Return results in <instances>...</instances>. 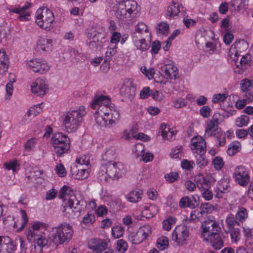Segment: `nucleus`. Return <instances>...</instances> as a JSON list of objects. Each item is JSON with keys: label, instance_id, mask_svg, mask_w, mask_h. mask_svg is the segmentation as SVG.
<instances>
[{"label": "nucleus", "instance_id": "25", "mask_svg": "<svg viewBox=\"0 0 253 253\" xmlns=\"http://www.w3.org/2000/svg\"><path fill=\"white\" fill-rule=\"evenodd\" d=\"M132 34H135L137 36L146 37H150L151 36V33L148 26L143 22H140L137 23L135 26V31Z\"/></svg>", "mask_w": 253, "mask_h": 253}, {"label": "nucleus", "instance_id": "6", "mask_svg": "<svg viewBox=\"0 0 253 253\" xmlns=\"http://www.w3.org/2000/svg\"><path fill=\"white\" fill-rule=\"evenodd\" d=\"M54 229L55 233L51 234L50 240L56 246L70 240L73 236V228L67 223H63L55 227Z\"/></svg>", "mask_w": 253, "mask_h": 253}, {"label": "nucleus", "instance_id": "35", "mask_svg": "<svg viewBox=\"0 0 253 253\" xmlns=\"http://www.w3.org/2000/svg\"><path fill=\"white\" fill-rule=\"evenodd\" d=\"M205 241L210 243L211 245L216 250L220 249L223 245L222 240L218 233L214 234L212 238H210L209 240Z\"/></svg>", "mask_w": 253, "mask_h": 253}, {"label": "nucleus", "instance_id": "8", "mask_svg": "<svg viewBox=\"0 0 253 253\" xmlns=\"http://www.w3.org/2000/svg\"><path fill=\"white\" fill-rule=\"evenodd\" d=\"M151 234V227L149 225H144L141 226L136 232L130 233L128 239L132 244H138L146 240Z\"/></svg>", "mask_w": 253, "mask_h": 253}, {"label": "nucleus", "instance_id": "19", "mask_svg": "<svg viewBox=\"0 0 253 253\" xmlns=\"http://www.w3.org/2000/svg\"><path fill=\"white\" fill-rule=\"evenodd\" d=\"M16 250V245L8 236H0V253H12Z\"/></svg>", "mask_w": 253, "mask_h": 253}, {"label": "nucleus", "instance_id": "7", "mask_svg": "<svg viewBox=\"0 0 253 253\" xmlns=\"http://www.w3.org/2000/svg\"><path fill=\"white\" fill-rule=\"evenodd\" d=\"M36 23L41 28L47 31H50L54 27L55 21L53 12L47 7L39 8L36 13Z\"/></svg>", "mask_w": 253, "mask_h": 253}, {"label": "nucleus", "instance_id": "23", "mask_svg": "<svg viewBox=\"0 0 253 253\" xmlns=\"http://www.w3.org/2000/svg\"><path fill=\"white\" fill-rule=\"evenodd\" d=\"M132 42L136 49L141 51H145L148 49L150 46L149 42L146 41V37L137 36L135 34H132Z\"/></svg>", "mask_w": 253, "mask_h": 253}, {"label": "nucleus", "instance_id": "31", "mask_svg": "<svg viewBox=\"0 0 253 253\" xmlns=\"http://www.w3.org/2000/svg\"><path fill=\"white\" fill-rule=\"evenodd\" d=\"M51 141L52 146L59 144V143L70 141L68 137L62 132L54 133L52 137Z\"/></svg>", "mask_w": 253, "mask_h": 253}, {"label": "nucleus", "instance_id": "32", "mask_svg": "<svg viewBox=\"0 0 253 253\" xmlns=\"http://www.w3.org/2000/svg\"><path fill=\"white\" fill-rule=\"evenodd\" d=\"M143 194L142 191L138 189L130 191L126 196L127 200L131 203H136L141 200Z\"/></svg>", "mask_w": 253, "mask_h": 253}, {"label": "nucleus", "instance_id": "52", "mask_svg": "<svg viewBox=\"0 0 253 253\" xmlns=\"http://www.w3.org/2000/svg\"><path fill=\"white\" fill-rule=\"evenodd\" d=\"M226 135L224 132L217 131L216 134V143L218 146H224L226 143Z\"/></svg>", "mask_w": 253, "mask_h": 253}, {"label": "nucleus", "instance_id": "43", "mask_svg": "<svg viewBox=\"0 0 253 253\" xmlns=\"http://www.w3.org/2000/svg\"><path fill=\"white\" fill-rule=\"evenodd\" d=\"M102 36L103 35L101 33H100L93 28L88 29L86 33L88 41L99 39V38H104Z\"/></svg>", "mask_w": 253, "mask_h": 253}, {"label": "nucleus", "instance_id": "2", "mask_svg": "<svg viewBox=\"0 0 253 253\" xmlns=\"http://www.w3.org/2000/svg\"><path fill=\"white\" fill-rule=\"evenodd\" d=\"M60 198L63 200L61 208L63 215L68 218H72L80 215L81 208L79 207L80 201L78 200L70 188L63 186L61 189Z\"/></svg>", "mask_w": 253, "mask_h": 253}, {"label": "nucleus", "instance_id": "27", "mask_svg": "<svg viewBox=\"0 0 253 253\" xmlns=\"http://www.w3.org/2000/svg\"><path fill=\"white\" fill-rule=\"evenodd\" d=\"M183 8L181 4L173 1L167 8L166 16L169 18H171L177 15Z\"/></svg>", "mask_w": 253, "mask_h": 253}, {"label": "nucleus", "instance_id": "21", "mask_svg": "<svg viewBox=\"0 0 253 253\" xmlns=\"http://www.w3.org/2000/svg\"><path fill=\"white\" fill-rule=\"evenodd\" d=\"M37 47L41 52H50L53 49L52 40L46 37H41L37 41Z\"/></svg>", "mask_w": 253, "mask_h": 253}, {"label": "nucleus", "instance_id": "22", "mask_svg": "<svg viewBox=\"0 0 253 253\" xmlns=\"http://www.w3.org/2000/svg\"><path fill=\"white\" fill-rule=\"evenodd\" d=\"M121 94L124 97L131 100L135 95V88L129 80L125 82L120 89Z\"/></svg>", "mask_w": 253, "mask_h": 253}, {"label": "nucleus", "instance_id": "51", "mask_svg": "<svg viewBox=\"0 0 253 253\" xmlns=\"http://www.w3.org/2000/svg\"><path fill=\"white\" fill-rule=\"evenodd\" d=\"M225 222L228 225L229 230L234 229V227L237 224L239 225V222L236 221L234 218V215L229 214L226 217Z\"/></svg>", "mask_w": 253, "mask_h": 253}, {"label": "nucleus", "instance_id": "53", "mask_svg": "<svg viewBox=\"0 0 253 253\" xmlns=\"http://www.w3.org/2000/svg\"><path fill=\"white\" fill-rule=\"evenodd\" d=\"M116 155L115 148L110 147L105 149L103 154V158L107 160L113 159Z\"/></svg>", "mask_w": 253, "mask_h": 253}, {"label": "nucleus", "instance_id": "49", "mask_svg": "<svg viewBox=\"0 0 253 253\" xmlns=\"http://www.w3.org/2000/svg\"><path fill=\"white\" fill-rule=\"evenodd\" d=\"M249 122V118L247 116L241 115L236 119L235 124L238 127H243L247 126Z\"/></svg>", "mask_w": 253, "mask_h": 253}, {"label": "nucleus", "instance_id": "9", "mask_svg": "<svg viewBox=\"0 0 253 253\" xmlns=\"http://www.w3.org/2000/svg\"><path fill=\"white\" fill-rule=\"evenodd\" d=\"M46 224L40 221H34L29 224L26 235L29 242H34L46 229Z\"/></svg>", "mask_w": 253, "mask_h": 253}, {"label": "nucleus", "instance_id": "29", "mask_svg": "<svg viewBox=\"0 0 253 253\" xmlns=\"http://www.w3.org/2000/svg\"><path fill=\"white\" fill-rule=\"evenodd\" d=\"M77 169H72V176L76 179L81 180L86 178L89 175L88 170L87 168L84 167H77Z\"/></svg>", "mask_w": 253, "mask_h": 253}, {"label": "nucleus", "instance_id": "47", "mask_svg": "<svg viewBox=\"0 0 253 253\" xmlns=\"http://www.w3.org/2000/svg\"><path fill=\"white\" fill-rule=\"evenodd\" d=\"M124 228L123 226L116 225L112 228V235L115 239L121 237L124 233Z\"/></svg>", "mask_w": 253, "mask_h": 253}, {"label": "nucleus", "instance_id": "61", "mask_svg": "<svg viewBox=\"0 0 253 253\" xmlns=\"http://www.w3.org/2000/svg\"><path fill=\"white\" fill-rule=\"evenodd\" d=\"M151 96L157 101H162L165 98V96L162 92L157 90H151Z\"/></svg>", "mask_w": 253, "mask_h": 253}, {"label": "nucleus", "instance_id": "3", "mask_svg": "<svg viewBox=\"0 0 253 253\" xmlns=\"http://www.w3.org/2000/svg\"><path fill=\"white\" fill-rule=\"evenodd\" d=\"M99 172L100 180H118L124 176L127 172L126 166L121 162L109 161L102 165Z\"/></svg>", "mask_w": 253, "mask_h": 253}, {"label": "nucleus", "instance_id": "34", "mask_svg": "<svg viewBox=\"0 0 253 253\" xmlns=\"http://www.w3.org/2000/svg\"><path fill=\"white\" fill-rule=\"evenodd\" d=\"M195 182L196 186L201 191L205 189H207L210 187V182L208 181L201 174L198 175L195 177Z\"/></svg>", "mask_w": 253, "mask_h": 253}, {"label": "nucleus", "instance_id": "20", "mask_svg": "<svg viewBox=\"0 0 253 253\" xmlns=\"http://www.w3.org/2000/svg\"><path fill=\"white\" fill-rule=\"evenodd\" d=\"M246 42L244 41H240L235 42L231 46L228 52V60L232 65L234 61L238 59L239 55V50L237 49H241L242 46L246 47Z\"/></svg>", "mask_w": 253, "mask_h": 253}, {"label": "nucleus", "instance_id": "56", "mask_svg": "<svg viewBox=\"0 0 253 253\" xmlns=\"http://www.w3.org/2000/svg\"><path fill=\"white\" fill-rule=\"evenodd\" d=\"M22 222L20 226L16 230V232H20L22 231L25 227L28 221V217L25 211L22 210L20 211Z\"/></svg>", "mask_w": 253, "mask_h": 253}, {"label": "nucleus", "instance_id": "11", "mask_svg": "<svg viewBox=\"0 0 253 253\" xmlns=\"http://www.w3.org/2000/svg\"><path fill=\"white\" fill-rule=\"evenodd\" d=\"M189 229L183 225L177 226L172 232V239L178 246L183 245L189 236Z\"/></svg>", "mask_w": 253, "mask_h": 253}, {"label": "nucleus", "instance_id": "42", "mask_svg": "<svg viewBox=\"0 0 253 253\" xmlns=\"http://www.w3.org/2000/svg\"><path fill=\"white\" fill-rule=\"evenodd\" d=\"M34 242L40 248H43L48 245L49 241L46 238L44 232H43L41 235L39 236Z\"/></svg>", "mask_w": 253, "mask_h": 253}, {"label": "nucleus", "instance_id": "28", "mask_svg": "<svg viewBox=\"0 0 253 253\" xmlns=\"http://www.w3.org/2000/svg\"><path fill=\"white\" fill-rule=\"evenodd\" d=\"M54 152L57 157H61L63 154L66 153L70 148V141L59 143L52 146Z\"/></svg>", "mask_w": 253, "mask_h": 253}, {"label": "nucleus", "instance_id": "26", "mask_svg": "<svg viewBox=\"0 0 253 253\" xmlns=\"http://www.w3.org/2000/svg\"><path fill=\"white\" fill-rule=\"evenodd\" d=\"M8 58L5 51L0 49V75H4L8 68Z\"/></svg>", "mask_w": 253, "mask_h": 253}, {"label": "nucleus", "instance_id": "41", "mask_svg": "<svg viewBox=\"0 0 253 253\" xmlns=\"http://www.w3.org/2000/svg\"><path fill=\"white\" fill-rule=\"evenodd\" d=\"M229 180L227 178H223L218 182L217 189L221 193L226 192L229 187Z\"/></svg>", "mask_w": 253, "mask_h": 253}, {"label": "nucleus", "instance_id": "24", "mask_svg": "<svg viewBox=\"0 0 253 253\" xmlns=\"http://www.w3.org/2000/svg\"><path fill=\"white\" fill-rule=\"evenodd\" d=\"M251 57L249 54L244 55L240 61L238 59L232 63V67L234 70V72L236 73H240L242 72L244 68H246V65L249 64Z\"/></svg>", "mask_w": 253, "mask_h": 253}, {"label": "nucleus", "instance_id": "48", "mask_svg": "<svg viewBox=\"0 0 253 253\" xmlns=\"http://www.w3.org/2000/svg\"><path fill=\"white\" fill-rule=\"evenodd\" d=\"M169 246V239L166 236H162L157 241V246L161 250L166 249Z\"/></svg>", "mask_w": 253, "mask_h": 253}, {"label": "nucleus", "instance_id": "15", "mask_svg": "<svg viewBox=\"0 0 253 253\" xmlns=\"http://www.w3.org/2000/svg\"><path fill=\"white\" fill-rule=\"evenodd\" d=\"M167 80H175L178 78V70L171 60H167L161 67Z\"/></svg>", "mask_w": 253, "mask_h": 253}, {"label": "nucleus", "instance_id": "59", "mask_svg": "<svg viewBox=\"0 0 253 253\" xmlns=\"http://www.w3.org/2000/svg\"><path fill=\"white\" fill-rule=\"evenodd\" d=\"M199 156L197 158L196 164L197 166L201 168H204L206 167L208 164V160L204 155V154H197Z\"/></svg>", "mask_w": 253, "mask_h": 253}, {"label": "nucleus", "instance_id": "12", "mask_svg": "<svg viewBox=\"0 0 253 253\" xmlns=\"http://www.w3.org/2000/svg\"><path fill=\"white\" fill-rule=\"evenodd\" d=\"M233 177L236 182L242 186H247L250 181L249 171L245 167L242 166H238L235 169Z\"/></svg>", "mask_w": 253, "mask_h": 253}, {"label": "nucleus", "instance_id": "30", "mask_svg": "<svg viewBox=\"0 0 253 253\" xmlns=\"http://www.w3.org/2000/svg\"><path fill=\"white\" fill-rule=\"evenodd\" d=\"M160 130L163 138L167 140L172 139L173 136L175 135L176 132L175 130H171L169 126H167L165 124L161 125Z\"/></svg>", "mask_w": 253, "mask_h": 253}, {"label": "nucleus", "instance_id": "46", "mask_svg": "<svg viewBox=\"0 0 253 253\" xmlns=\"http://www.w3.org/2000/svg\"><path fill=\"white\" fill-rule=\"evenodd\" d=\"M179 206L181 208H184L189 207L191 209L195 208V205L193 203L188 197H184L182 198L179 201Z\"/></svg>", "mask_w": 253, "mask_h": 253}, {"label": "nucleus", "instance_id": "16", "mask_svg": "<svg viewBox=\"0 0 253 253\" xmlns=\"http://www.w3.org/2000/svg\"><path fill=\"white\" fill-rule=\"evenodd\" d=\"M31 6V3L27 2L22 7H14L10 6L7 7L9 12L18 14V18L21 21H25L29 20L30 13L27 10Z\"/></svg>", "mask_w": 253, "mask_h": 253}, {"label": "nucleus", "instance_id": "17", "mask_svg": "<svg viewBox=\"0 0 253 253\" xmlns=\"http://www.w3.org/2000/svg\"><path fill=\"white\" fill-rule=\"evenodd\" d=\"M191 149L194 153L204 154L206 149L204 139L199 135L193 137L191 140Z\"/></svg>", "mask_w": 253, "mask_h": 253}, {"label": "nucleus", "instance_id": "54", "mask_svg": "<svg viewBox=\"0 0 253 253\" xmlns=\"http://www.w3.org/2000/svg\"><path fill=\"white\" fill-rule=\"evenodd\" d=\"M95 221V217L93 213L87 212L83 218L82 222L85 225L92 224Z\"/></svg>", "mask_w": 253, "mask_h": 253}, {"label": "nucleus", "instance_id": "4", "mask_svg": "<svg viewBox=\"0 0 253 253\" xmlns=\"http://www.w3.org/2000/svg\"><path fill=\"white\" fill-rule=\"evenodd\" d=\"M112 8L116 18L123 23L129 20L136 10L137 3L133 0H115Z\"/></svg>", "mask_w": 253, "mask_h": 253}, {"label": "nucleus", "instance_id": "44", "mask_svg": "<svg viewBox=\"0 0 253 253\" xmlns=\"http://www.w3.org/2000/svg\"><path fill=\"white\" fill-rule=\"evenodd\" d=\"M217 129L218 125L211 120L207 122V126L205 129V135H211Z\"/></svg>", "mask_w": 253, "mask_h": 253}, {"label": "nucleus", "instance_id": "40", "mask_svg": "<svg viewBox=\"0 0 253 253\" xmlns=\"http://www.w3.org/2000/svg\"><path fill=\"white\" fill-rule=\"evenodd\" d=\"M248 216V213L246 208L239 207L238 211L235 215L236 219L240 222H243L246 220Z\"/></svg>", "mask_w": 253, "mask_h": 253}, {"label": "nucleus", "instance_id": "63", "mask_svg": "<svg viewBox=\"0 0 253 253\" xmlns=\"http://www.w3.org/2000/svg\"><path fill=\"white\" fill-rule=\"evenodd\" d=\"M144 151V146L140 143L137 144L133 148L132 152L136 157L141 156Z\"/></svg>", "mask_w": 253, "mask_h": 253}, {"label": "nucleus", "instance_id": "45", "mask_svg": "<svg viewBox=\"0 0 253 253\" xmlns=\"http://www.w3.org/2000/svg\"><path fill=\"white\" fill-rule=\"evenodd\" d=\"M176 219L175 217L169 216L163 221V228L166 231H169L171 226L176 223Z\"/></svg>", "mask_w": 253, "mask_h": 253}, {"label": "nucleus", "instance_id": "60", "mask_svg": "<svg viewBox=\"0 0 253 253\" xmlns=\"http://www.w3.org/2000/svg\"><path fill=\"white\" fill-rule=\"evenodd\" d=\"M140 70L141 72L149 80L153 78L156 74L154 68L147 69L146 67L143 66L141 68Z\"/></svg>", "mask_w": 253, "mask_h": 253}, {"label": "nucleus", "instance_id": "36", "mask_svg": "<svg viewBox=\"0 0 253 253\" xmlns=\"http://www.w3.org/2000/svg\"><path fill=\"white\" fill-rule=\"evenodd\" d=\"M90 157L87 155H81L76 160V163L77 164V167H84L88 169L90 165Z\"/></svg>", "mask_w": 253, "mask_h": 253}, {"label": "nucleus", "instance_id": "64", "mask_svg": "<svg viewBox=\"0 0 253 253\" xmlns=\"http://www.w3.org/2000/svg\"><path fill=\"white\" fill-rule=\"evenodd\" d=\"M241 85L242 90L246 91L253 86V81L248 79H244L242 81Z\"/></svg>", "mask_w": 253, "mask_h": 253}, {"label": "nucleus", "instance_id": "33", "mask_svg": "<svg viewBox=\"0 0 253 253\" xmlns=\"http://www.w3.org/2000/svg\"><path fill=\"white\" fill-rule=\"evenodd\" d=\"M158 207L154 205L146 206L142 211V215L146 218H150L155 215L158 212Z\"/></svg>", "mask_w": 253, "mask_h": 253}, {"label": "nucleus", "instance_id": "13", "mask_svg": "<svg viewBox=\"0 0 253 253\" xmlns=\"http://www.w3.org/2000/svg\"><path fill=\"white\" fill-rule=\"evenodd\" d=\"M27 66L33 72L40 74L47 72L50 68L45 61L38 58L32 59L27 61Z\"/></svg>", "mask_w": 253, "mask_h": 253}, {"label": "nucleus", "instance_id": "57", "mask_svg": "<svg viewBox=\"0 0 253 253\" xmlns=\"http://www.w3.org/2000/svg\"><path fill=\"white\" fill-rule=\"evenodd\" d=\"M171 157L173 159L181 158L183 156V148L181 146H178L171 150Z\"/></svg>", "mask_w": 253, "mask_h": 253}, {"label": "nucleus", "instance_id": "55", "mask_svg": "<svg viewBox=\"0 0 253 253\" xmlns=\"http://www.w3.org/2000/svg\"><path fill=\"white\" fill-rule=\"evenodd\" d=\"M230 231V236L232 242L233 243H237L241 238L240 230L238 228H234L229 230Z\"/></svg>", "mask_w": 253, "mask_h": 253}, {"label": "nucleus", "instance_id": "62", "mask_svg": "<svg viewBox=\"0 0 253 253\" xmlns=\"http://www.w3.org/2000/svg\"><path fill=\"white\" fill-rule=\"evenodd\" d=\"M227 94L226 93H218L215 94L213 95L212 102L213 103H217L220 102H223L227 98Z\"/></svg>", "mask_w": 253, "mask_h": 253}, {"label": "nucleus", "instance_id": "5", "mask_svg": "<svg viewBox=\"0 0 253 253\" xmlns=\"http://www.w3.org/2000/svg\"><path fill=\"white\" fill-rule=\"evenodd\" d=\"M86 113L84 106H80L77 109L65 113L63 118V126L68 132L76 131L81 125L83 117Z\"/></svg>", "mask_w": 253, "mask_h": 253}, {"label": "nucleus", "instance_id": "39", "mask_svg": "<svg viewBox=\"0 0 253 253\" xmlns=\"http://www.w3.org/2000/svg\"><path fill=\"white\" fill-rule=\"evenodd\" d=\"M38 142V139L36 137L31 138L27 140L24 145L25 151L29 152L34 150Z\"/></svg>", "mask_w": 253, "mask_h": 253}, {"label": "nucleus", "instance_id": "18", "mask_svg": "<svg viewBox=\"0 0 253 253\" xmlns=\"http://www.w3.org/2000/svg\"><path fill=\"white\" fill-rule=\"evenodd\" d=\"M109 241L108 239H91L88 242V247L90 250L100 253L107 248Z\"/></svg>", "mask_w": 253, "mask_h": 253}, {"label": "nucleus", "instance_id": "37", "mask_svg": "<svg viewBox=\"0 0 253 253\" xmlns=\"http://www.w3.org/2000/svg\"><path fill=\"white\" fill-rule=\"evenodd\" d=\"M253 98V94L250 92H246L245 98L243 99L239 100L236 102L235 104L236 107L238 109H243L247 104V102H250Z\"/></svg>", "mask_w": 253, "mask_h": 253}, {"label": "nucleus", "instance_id": "14", "mask_svg": "<svg viewBox=\"0 0 253 253\" xmlns=\"http://www.w3.org/2000/svg\"><path fill=\"white\" fill-rule=\"evenodd\" d=\"M32 92L38 95H44L48 90V85L46 80L43 78H37L31 85Z\"/></svg>", "mask_w": 253, "mask_h": 253}, {"label": "nucleus", "instance_id": "58", "mask_svg": "<svg viewBox=\"0 0 253 253\" xmlns=\"http://www.w3.org/2000/svg\"><path fill=\"white\" fill-rule=\"evenodd\" d=\"M169 25L165 22H161L157 25V30L159 33L164 35H167L169 32Z\"/></svg>", "mask_w": 253, "mask_h": 253}, {"label": "nucleus", "instance_id": "10", "mask_svg": "<svg viewBox=\"0 0 253 253\" xmlns=\"http://www.w3.org/2000/svg\"><path fill=\"white\" fill-rule=\"evenodd\" d=\"M220 230L217 223L212 220L205 221L202 225V237L204 241H207L216 234Z\"/></svg>", "mask_w": 253, "mask_h": 253}, {"label": "nucleus", "instance_id": "50", "mask_svg": "<svg viewBox=\"0 0 253 253\" xmlns=\"http://www.w3.org/2000/svg\"><path fill=\"white\" fill-rule=\"evenodd\" d=\"M3 165L7 170H12L14 172L18 169L19 167V164L17 160L9 161L5 163Z\"/></svg>", "mask_w": 253, "mask_h": 253}, {"label": "nucleus", "instance_id": "38", "mask_svg": "<svg viewBox=\"0 0 253 253\" xmlns=\"http://www.w3.org/2000/svg\"><path fill=\"white\" fill-rule=\"evenodd\" d=\"M241 148L240 143L238 141L233 142L228 146L227 153L230 156H234L240 150Z\"/></svg>", "mask_w": 253, "mask_h": 253}, {"label": "nucleus", "instance_id": "1", "mask_svg": "<svg viewBox=\"0 0 253 253\" xmlns=\"http://www.w3.org/2000/svg\"><path fill=\"white\" fill-rule=\"evenodd\" d=\"M90 107L95 109L94 118L101 126L109 127L114 125L120 119V113L106 95H95L90 103Z\"/></svg>", "mask_w": 253, "mask_h": 253}]
</instances>
